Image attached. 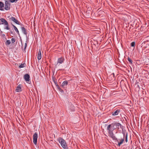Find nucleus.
I'll return each mask as SVG.
<instances>
[{"label":"nucleus","instance_id":"nucleus-1","mask_svg":"<svg viewBox=\"0 0 149 149\" xmlns=\"http://www.w3.org/2000/svg\"><path fill=\"white\" fill-rule=\"evenodd\" d=\"M116 129L119 131L120 129L123 130V126L120 123L117 122H113L109 125L107 127V130L108 136L111 138L114 137V135L113 133V131Z\"/></svg>","mask_w":149,"mask_h":149},{"label":"nucleus","instance_id":"nucleus-2","mask_svg":"<svg viewBox=\"0 0 149 149\" xmlns=\"http://www.w3.org/2000/svg\"><path fill=\"white\" fill-rule=\"evenodd\" d=\"M111 138L113 140H115V141L118 142L117 146L119 147L123 143L125 139L126 142H127L128 141L127 134H124L123 137H121L120 139H118L115 136L114 137Z\"/></svg>","mask_w":149,"mask_h":149},{"label":"nucleus","instance_id":"nucleus-3","mask_svg":"<svg viewBox=\"0 0 149 149\" xmlns=\"http://www.w3.org/2000/svg\"><path fill=\"white\" fill-rule=\"evenodd\" d=\"M58 140L64 149H68L66 142L64 139L61 138H59L58 139Z\"/></svg>","mask_w":149,"mask_h":149},{"label":"nucleus","instance_id":"nucleus-4","mask_svg":"<svg viewBox=\"0 0 149 149\" xmlns=\"http://www.w3.org/2000/svg\"><path fill=\"white\" fill-rule=\"evenodd\" d=\"M10 3L8 0H5L4 4V9L6 10H9L10 9Z\"/></svg>","mask_w":149,"mask_h":149},{"label":"nucleus","instance_id":"nucleus-5","mask_svg":"<svg viewBox=\"0 0 149 149\" xmlns=\"http://www.w3.org/2000/svg\"><path fill=\"white\" fill-rule=\"evenodd\" d=\"M38 138V134L35 132L33 135V142L35 145H36Z\"/></svg>","mask_w":149,"mask_h":149},{"label":"nucleus","instance_id":"nucleus-6","mask_svg":"<svg viewBox=\"0 0 149 149\" xmlns=\"http://www.w3.org/2000/svg\"><path fill=\"white\" fill-rule=\"evenodd\" d=\"M64 60V58L62 57L60 58H58V59L57 62L56 64V65H58V63L61 64L63 62Z\"/></svg>","mask_w":149,"mask_h":149},{"label":"nucleus","instance_id":"nucleus-7","mask_svg":"<svg viewBox=\"0 0 149 149\" xmlns=\"http://www.w3.org/2000/svg\"><path fill=\"white\" fill-rule=\"evenodd\" d=\"M12 21H13L16 24H19V22L18 21L15 19L14 17H11L9 18Z\"/></svg>","mask_w":149,"mask_h":149},{"label":"nucleus","instance_id":"nucleus-8","mask_svg":"<svg viewBox=\"0 0 149 149\" xmlns=\"http://www.w3.org/2000/svg\"><path fill=\"white\" fill-rule=\"evenodd\" d=\"M0 20L2 22L1 24H4L5 26H7L8 25V22L5 19L3 18H1Z\"/></svg>","mask_w":149,"mask_h":149},{"label":"nucleus","instance_id":"nucleus-9","mask_svg":"<svg viewBox=\"0 0 149 149\" xmlns=\"http://www.w3.org/2000/svg\"><path fill=\"white\" fill-rule=\"evenodd\" d=\"M24 78L26 81H29L30 80V76L28 74H26L24 76Z\"/></svg>","mask_w":149,"mask_h":149},{"label":"nucleus","instance_id":"nucleus-10","mask_svg":"<svg viewBox=\"0 0 149 149\" xmlns=\"http://www.w3.org/2000/svg\"><path fill=\"white\" fill-rule=\"evenodd\" d=\"M120 112V110L117 109L115 111H113L111 113L113 116H115L118 115Z\"/></svg>","mask_w":149,"mask_h":149},{"label":"nucleus","instance_id":"nucleus-11","mask_svg":"<svg viewBox=\"0 0 149 149\" xmlns=\"http://www.w3.org/2000/svg\"><path fill=\"white\" fill-rule=\"evenodd\" d=\"M38 59V60L41 59L42 57L41 49H39L37 55Z\"/></svg>","mask_w":149,"mask_h":149},{"label":"nucleus","instance_id":"nucleus-12","mask_svg":"<svg viewBox=\"0 0 149 149\" xmlns=\"http://www.w3.org/2000/svg\"><path fill=\"white\" fill-rule=\"evenodd\" d=\"M68 84V81H64L62 84L61 85V86L62 87L64 88V87L65 86H66Z\"/></svg>","mask_w":149,"mask_h":149},{"label":"nucleus","instance_id":"nucleus-13","mask_svg":"<svg viewBox=\"0 0 149 149\" xmlns=\"http://www.w3.org/2000/svg\"><path fill=\"white\" fill-rule=\"evenodd\" d=\"M4 4L3 3L0 1V10H4Z\"/></svg>","mask_w":149,"mask_h":149},{"label":"nucleus","instance_id":"nucleus-14","mask_svg":"<svg viewBox=\"0 0 149 149\" xmlns=\"http://www.w3.org/2000/svg\"><path fill=\"white\" fill-rule=\"evenodd\" d=\"M15 91L17 92H19L21 91V85H18Z\"/></svg>","mask_w":149,"mask_h":149},{"label":"nucleus","instance_id":"nucleus-15","mask_svg":"<svg viewBox=\"0 0 149 149\" xmlns=\"http://www.w3.org/2000/svg\"><path fill=\"white\" fill-rule=\"evenodd\" d=\"M21 29L23 33L24 34L26 35L27 32L26 31V30L23 27H21Z\"/></svg>","mask_w":149,"mask_h":149},{"label":"nucleus","instance_id":"nucleus-16","mask_svg":"<svg viewBox=\"0 0 149 149\" xmlns=\"http://www.w3.org/2000/svg\"><path fill=\"white\" fill-rule=\"evenodd\" d=\"M12 26H13L14 29L15 30V31L16 32V33H17L19 34V31L17 28L14 25L12 24Z\"/></svg>","mask_w":149,"mask_h":149},{"label":"nucleus","instance_id":"nucleus-17","mask_svg":"<svg viewBox=\"0 0 149 149\" xmlns=\"http://www.w3.org/2000/svg\"><path fill=\"white\" fill-rule=\"evenodd\" d=\"M56 86L58 89V90L61 92V93H63L64 92V91H63L61 88H60L59 86H58V85L57 84L56 85Z\"/></svg>","mask_w":149,"mask_h":149},{"label":"nucleus","instance_id":"nucleus-18","mask_svg":"<svg viewBox=\"0 0 149 149\" xmlns=\"http://www.w3.org/2000/svg\"><path fill=\"white\" fill-rule=\"evenodd\" d=\"M26 66V64L23 63L21 64L19 66L20 68H23L24 67Z\"/></svg>","mask_w":149,"mask_h":149},{"label":"nucleus","instance_id":"nucleus-19","mask_svg":"<svg viewBox=\"0 0 149 149\" xmlns=\"http://www.w3.org/2000/svg\"><path fill=\"white\" fill-rule=\"evenodd\" d=\"M127 60L128 61H129V63L131 64H132V62H133V61H132V59L130 58L129 57H128V58H127Z\"/></svg>","mask_w":149,"mask_h":149},{"label":"nucleus","instance_id":"nucleus-20","mask_svg":"<svg viewBox=\"0 0 149 149\" xmlns=\"http://www.w3.org/2000/svg\"><path fill=\"white\" fill-rule=\"evenodd\" d=\"M11 43L10 41L9 40H7L5 43L6 45H9Z\"/></svg>","mask_w":149,"mask_h":149},{"label":"nucleus","instance_id":"nucleus-21","mask_svg":"<svg viewBox=\"0 0 149 149\" xmlns=\"http://www.w3.org/2000/svg\"><path fill=\"white\" fill-rule=\"evenodd\" d=\"M18 0H9V2L13 3L15 2H16Z\"/></svg>","mask_w":149,"mask_h":149},{"label":"nucleus","instance_id":"nucleus-22","mask_svg":"<svg viewBox=\"0 0 149 149\" xmlns=\"http://www.w3.org/2000/svg\"><path fill=\"white\" fill-rule=\"evenodd\" d=\"M135 45V42H132L131 43V46L132 47H134Z\"/></svg>","mask_w":149,"mask_h":149},{"label":"nucleus","instance_id":"nucleus-23","mask_svg":"<svg viewBox=\"0 0 149 149\" xmlns=\"http://www.w3.org/2000/svg\"><path fill=\"white\" fill-rule=\"evenodd\" d=\"M6 26L4 27V29L7 30H9L10 29V28L8 27V25L7 26Z\"/></svg>","mask_w":149,"mask_h":149},{"label":"nucleus","instance_id":"nucleus-24","mask_svg":"<svg viewBox=\"0 0 149 149\" xmlns=\"http://www.w3.org/2000/svg\"><path fill=\"white\" fill-rule=\"evenodd\" d=\"M11 40L12 43H14L15 41V40L14 38H12Z\"/></svg>","mask_w":149,"mask_h":149},{"label":"nucleus","instance_id":"nucleus-25","mask_svg":"<svg viewBox=\"0 0 149 149\" xmlns=\"http://www.w3.org/2000/svg\"><path fill=\"white\" fill-rule=\"evenodd\" d=\"M27 46V42L25 43V46L24 48V50H25V49Z\"/></svg>","mask_w":149,"mask_h":149},{"label":"nucleus","instance_id":"nucleus-26","mask_svg":"<svg viewBox=\"0 0 149 149\" xmlns=\"http://www.w3.org/2000/svg\"><path fill=\"white\" fill-rule=\"evenodd\" d=\"M3 37H4L5 36V34H3V33H1V34Z\"/></svg>","mask_w":149,"mask_h":149},{"label":"nucleus","instance_id":"nucleus-27","mask_svg":"<svg viewBox=\"0 0 149 149\" xmlns=\"http://www.w3.org/2000/svg\"><path fill=\"white\" fill-rule=\"evenodd\" d=\"M111 76L112 77H113V79L114 78V73L112 74H111Z\"/></svg>","mask_w":149,"mask_h":149},{"label":"nucleus","instance_id":"nucleus-28","mask_svg":"<svg viewBox=\"0 0 149 149\" xmlns=\"http://www.w3.org/2000/svg\"><path fill=\"white\" fill-rule=\"evenodd\" d=\"M54 82L55 84L56 85H56L57 84V82L56 81H54Z\"/></svg>","mask_w":149,"mask_h":149}]
</instances>
